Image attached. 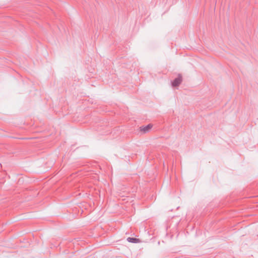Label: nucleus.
Wrapping results in <instances>:
<instances>
[{
  "instance_id": "f257e3e1",
  "label": "nucleus",
  "mask_w": 258,
  "mask_h": 258,
  "mask_svg": "<svg viewBox=\"0 0 258 258\" xmlns=\"http://www.w3.org/2000/svg\"><path fill=\"white\" fill-rule=\"evenodd\" d=\"M182 81V75L180 74L178 75L177 77L175 78L172 81H171V86L173 87H176L179 86Z\"/></svg>"
},
{
  "instance_id": "f03ea898",
  "label": "nucleus",
  "mask_w": 258,
  "mask_h": 258,
  "mask_svg": "<svg viewBox=\"0 0 258 258\" xmlns=\"http://www.w3.org/2000/svg\"><path fill=\"white\" fill-rule=\"evenodd\" d=\"M152 127V124H148L146 126H142L140 127V131L142 132L143 133H146L148 132Z\"/></svg>"
},
{
  "instance_id": "7ed1b4c3",
  "label": "nucleus",
  "mask_w": 258,
  "mask_h": 258,
  "mask_svg": "<svg viewBox=\"0 0 258 258\" xmlns=\"http://www.w3.org/2000/svg\"><path fill=\"white\" fill-rule=\"evenodd\" d=\"M127 240L129 242H132V243H138L140 241L139 239L135 238H131V237L127 238Z\"/></svg>"
}]
</instances>
